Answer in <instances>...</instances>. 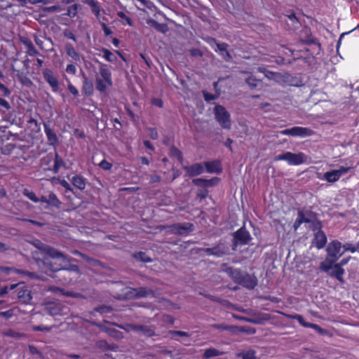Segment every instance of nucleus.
Wrapping results in <instances>:
<instances>
[{
    "instance_id": "40",
    "label": "nucleus",
    "mask_w": 359,
    "mask_h": 359,
    "mask_svg": "<svg viewBox=\"0 0 359 359\" xmlns=\"http://www.w3.org/2000/svg\"><path fill=\"white\" fill-rule=\"evenodd\" d=\"M222 355V352L219 351V350L215 348H210L206 350H205L203 353V358L205 359H208L212 357H216Z\"/></svg>"
},
{
    "instance_id": "52",
    "label": "nucleus",
    "mask_w": 359,
    "mask_h": 359,
    "mask_svg": "<svg viewBox=\"0 0 359 359\" xmlns=\"http://www.w3.org/2000/svg\"><path fill=\"white\" fill-rule=\"evenodd\" d=\"M67 89L69 93L75 97L78 96L79 94L78 89L72 83L69 79H67Z\"/></svg>"
},
{
    "instance_id": "32",
    "label": "nucleus",
    "mask_w": 359,
    "mask_h": 359,
    "mask_svg": "<svg viewBox=\"0 0 359 359\" xmlns=\"http://www.w3.org/2000/svg\"><path fill=\"white\" fill-rule=\"evenodd\" d=\"M228 272L230 274V276L233 280V281L236 283H238L245 274L241 269H233L230 267L228 269Z\"/></svg>"
},
{
    "instance_id": "38",
    "label": "nucleus",
    "mask_w": 359,
    "mask_h": 359,
    "mask_svg": "<svg viewBox=\"0 0 359 359\" xmlns=\"http://www.w3.org/2000/svg\"><path fill=\"white\" fill-rule=\"evenodd\" d=\"M117 16L121 18V25L126 26L128 25L130 27L133 26V20L126 15V13L123 11H118L116 13Z\"/></svg>"
},
{
    "instance_id": "23",
    "label": "nucleus",
    "mask_w": 359,
    "mask_h": 359,
    "mask_svg": "<svg viewBox=\"0 0 359 359\" xmlns=\"http://www.w3.org/2000/svg\"><path fill=\"white\" fill-rule=\"evenodd\" d=\"M338 259H335L333 257H328L325 258V259L320 262L319 266V269L323 272L329 273V271L334 268L335 262Z\"/></svg>"
},
{
    "instance_id": "34",
    "label": "nucleus",
    "mask_w": 359,
    "mask_h": 359,
    "mask_svg": "<svg viewBox=\"0 0 359 359\" xmlns=\"http://www.w3.org/2000/svg\"><path fill=\"white\" fill-rule=\"evenodd\" d=\"M46 264L48 266L50 271L55 273L56 274H58L60 270H61L65 266V264H62V263H57V260H49L46 262Z\"/></svg>"
},
{
    "instance_id": "9",
    "label": "nucleus",
    "mask_w": 359,
    "mask_h": 359,
    "mask_svg": "<svg viewBox=\"0 0 359 359\" xmlns=\"http://www.w3.org/2000/svg\"><path fill=\"white\" fill-rule=\"evenodd\" d=\"M280 313L288 319L297 320L299 322V323L304 327L313 329L320 335H325L327 334V331L326 330L322 328L318 325L306 322L303 316L300 314H287L285 313Z\"/></svg>"
},
{
    "instance_id": "48",
    "label": "nucleus",
    "mask_w": 359,
    "mask_h": 359,
    "mask_svg": "<svg viewBox=\"0 0 359 359\" xmlns=\"http://www.w3.org/2000/svg\"><path fill=\"white\" fill-rule=\"evenodd\" d=\"M15 149V145L12 143L6 144L3 146L1 149V152L4 155H9Z\"/></svg>"
},
{
    "instance_id": "41",
    "label": "nucleus",
    "mask_w": 359,
    "mask_h": 359,
    "mask_svg": "<svg viewBox=\"0 0 359 359\" xmlns=\"http://www.w3.org/2000/svg\"><path fill=\"white\" fill-rule=\"evenodd\" d=\"M101 51L103 53L102 57L107 61L110 62H116L117 61L116 56L111 52L107 48H102Z\"/></svg>"
},
{
    "instance_id": "60",
    "label": "nucleus",
    "mask_w": 359,
    "mask_h": 359,
    "mask_svg": "<svg viewBox=\"0 0 359 359\" xmlns=\"http://www.w3.org/2000/svg\"><path fill=\"white\" fill-rule=\"evenodd\" d=\"M168 333L172 335H177V336H180V337H189V334L188 332H186L184 331H180V330H170L168 332Z\"/></svg>"
},
{
    "instance_id": "18",
    "label": "nucleus",
    "mask_w": 359,
    "mask_h": 359,
    "mask_svg": "<svg viewBox=\"0 0 359 359\" xmlns=\"http://www.w3.org/2000/svg\"><path fill=\"white\" fill-rule=\"evenodd\" d=\"M17 296L19 301L25 304H29L32 299L30 290L27 289L25 285L19 288Z\"/></svg>"
},
{
    "instance_id": "53",
    "label": "nucleus",
    "mask_w": 359,
    "mask_h": 359,
    "mask_svg": "<svg viewBox=\"0 0 359 359\" xmlns=\"http://www.w3.org/2000/svg\"><path fill=\"white\" fill-rule=\"evenodd\" d=\"M245 81L251 87V88H254L257 86L258 83L260 81L251 76L246 79Z\"/></svg>"
},
{
    "instance_id": "15",
    "label": "nucleus",
    "mask_w": 359,
    "mask_h": 359,
    "mask_svg": "<svg viewBox=\"0 0 359 359\" xmlns=\"http://www.w3.org/2000/svg\"><path fill=\"white\" fill-rule=\"evenodd\" d=\"M238 284L249 290H252L257 285V280L255 276H252L248 273H245Z\"/></svg>"
},
{
    "instance_id": "29",
    "label": "nucleus",
    "mask_w": 359,
    "mask_h": 359,
    "mask_svg": "<svg viewBox=\"0 0 359 359\" xmlns=\"http://www.w3.org/2000/svg\"><path fill=\"white\" fill-rule=\"evenodd\" d=\"M65 52L69 57H72L76 62L80 61V55L75 50L74 47L72 43H66L65 46Z\"/></svg>"
},
{
    "instance_id": "42",
    "label": "nucleus",
    "mask_w": 359,
    "mask_h": 359,
    "mask_svg": "<svg viewBox=\"0 0 359 359\" xmlns=\"http://www.w3.org/2000/svg\"><path fill=\"white\" fill-rule=\"evenodd\" d=\"M342 248H344V253L345 252H350L351 253H354L357 251H359V242L355 244L346 243L344 245H342Z\"/></svg>"
},
{
    "instance_id": "45",
    "label": "nucleus",
    "mask_w": 359,
    "mask_h": 359,
    "mask_svg": "<svg viewBox=\"0 0 359 359\" xmlns=\"http://www.w3.org/2000/svg\"><path fill=\"white\" fill-rule=\"evenodd\" d=\"M23 195L27 197L30 201L34 203L39 202V198L36 196L35 193L32 191H29L27 189L23 190Z\"/></svg>"
},
{
    "instance_id": "19",
    "label": "nucleus",
    "mask_w": 359,
    "mask_h": 359,
    "mask_svg": "<svg viewBox=\"0 0 359 359\" xmlns=\"http://www.w3.org/2000/svg\"><path fill=\"white\" fill-rule=\"evenodd\" d=\"M62 168H66V163L58 153L55 151L53 155V164L51 168V172L53 174H57Z\"/></svg>"
},
{
    "instance_id": "47",
    "label": "nucleus",
    "mask_w": 359,
    "mask_h": 359,
    "mask_svg": "<svg viewBox=\"0 0 359 359\" xmlns=\"http://www.w3.org/2000/svg\"><path fill=\"white\" fill-rule=\"evenodd\" d=\"M58 183L65 189H67V192H71L72 194H75L74 188L71 184L64 179H57Z\"/></svg>"
},
{
    "instance_id": "5",
    "label": "nucleus",
    "mask_w": 359,
    "mask_h": 359,
    "mask_svg": "<svg viewBox=\"0 0 359 359\" xmlns=\"http://www.w3.org/2000/svg\"><path fill=\"white\" fill-rule=\"evenodd\" d=\"M306 156L303 152L294 154L290 151H286L283 154L275 156V161H285L289 165H299L304 163Z\"/></svg>"
},
{
    "instance_id": "58",
    "label": "nucleus",
    "mask_w": 359,
    "mask_h": 359,
    "mask_svg": "<svg viewBox=\"0 0 359 359\" xmlns=\"http://www.w3.org/2000/svg\"><path fill=\"white\" fill-rule=\"evenodd\" d=\"M212 327L217 330H228V331H231L232 328H233V327H231V326L224 325V324H214L212 325Z\"/></svg>"
},
{
    "instance_id": "63",
    "label": "nucleus",
    "mask_w": 359,
    "mask_h": 359,
    "mask_svg": "<svg viewBox=\"0 0 359 359\" xmlns=\"http://www.w3.org/2000/svg\"><path fill=\"white\" fill-rule=\"evenodd\" d=\"M101 26L104 32V34L106 36H109L112 34L111 29L104 22H102L101 24Z\"/></svg>"
},
{
    "instance_id": "1",
    "label": "nucleus",
    "mask_w": 359,
    "mask_h": 359,
    "mask_svg": "<svg viewBox=\"0 0 359 359\" xmlns=\"http://www.w3.org/2000/svg\"><path fill=\"white\" fill-rule=\"evenodd\" d=\"M99 74L101 78H96L95 88L100 93H103L108 88L113 86L111 72L107 65L100 63Z\"/></svg>"
},
{
    "instance_id": "17",
    "label": "nucleus",
    "mask_w": 359,
    "mask_h": 359,
    "mask_svg": "<svg viewBox=\"0 0 359 359\" xmlns=\"http://www.w3.org/2000/svg\"><path fill=\"white\" fill-rule=\"evenodd\" d=\"M132 294L133 297L136 299L147 297L149 296L154 297V292L152 289L148 288L147 287H140L137 288H133Z\"/></svg>"
},
{
    "instance_id": "59",
    "label": "nucleus",
    "mask_w": 359,
    "mask_h": 359,
    "mask_svg": "<svg viewBox=\"0 0 359 359\" xmlns=\"http://www.w3.org/2000/svg\"><path fill=\"white\" fill-rule=\"evenodd\" d=\"M65 70H66L67 73L72 74V75H75L76 73V67L72 63L68 64L67 65Z\"/></svg>"
},
{
    "instance_id": "64",
    "label": "nucleus",
    "mask_w": 359,
    "mask_h": 359,
    "mask_svg": "<svg viewBox=\"0 0 359 359\" xmlns=\"http://www.w3.org/2000/svg\"><path fill=\"white\" fill-rule=\"evenodd\" d=\"M351 168L349 167H344V166H340L339 169L335 170L337 172L339 177H341L342 175L348 172V171L350 170Z\"/></svg>"
},
{
    "instance_id": "12",
    "label": "nucleus",
    "mask_w": 359,
    "mask_h": 359,
    "mask_svg": "<svg viewBox=\"0 0 359 359\" xmlns=\"http://www.w3.org/2000/svg\"><path fill=\"white\" fill-rule=\"evenodd\" d=\"M170 231L176 235H187L194 230V224L191 223H177L168 226Z\"/></svg>"
},
{
    "instance_id": "25",
    "label": "nucleus",
    "mask_w": 359,
    "mask_h": 359,
    "mask_svg": "<svg viewBox=\"0 0 359 359\" xmlns=\"http://www.w3.org/2000/svg\"><path fill=\"white\" fill-rule=\"evenodd\" d=\"M133 329L135 331H141L142 334L147 337H151L156 335L154 330L148 325H135L133 326Z\"/></svg>"
},
{
    "instance_id": "6",
    "label": "nucleus",
    "mask_w": 359,
    "mask_h": 359,
    "mask_svg": "<svg viewBox=\"0 0 359 359\" xmlns=\"http://www.w3.org/2000/svg\"><path fill=\"white\" fill-rule=\"evenodd\" d=\"M311 229L313 231H316L314 233L312 245L318 250L323 249L327 243V238L325 232L322 230L321 222H314L313 226H311Z\"/></svg>"
},
{
    "instance_id": "20",
    "label": "nucleus",
    "mask_w": 359,
    "mask_h": 359,
    "mask_svg": "<svg viewBox=\"0 0 359 359\" xmlns=\"http://www.w3.org/2000/svg\"><path fill=\"white\" fill-rule=\"evenodd\" d=\"M331 270L328 273L329 276L336 278L341 284H344L345 283L344 279V275L345 274L344 269L335 264L334 268Z\"/></svg>"
},
{
    "instance_id": "54",
    "label": "nucleus",
    "mask_w": 359,
    "mask_h": 359,
    "mask_svg": "<svg viewBox=\"0 0 359 359\" xmlns=\"http://www.w3.org/2000/svg\"><path fill=\"white\" fill-rule=\"evenodd\" d=\"M0 92L4 97H9L11 94V90L8 89L4 84L0 81Z\"/></svg>"
},
{
    "instance_id": "49",
    "label": "nucleus",
    "mask_w": 359,
    "mask_h": 359,
    "mask_svg": "<svg viewBox=\"0 0 359 359\" xmlns=\"http://www.w3.org/2000/svg\"><path fill=\"white\" fill-rule=\"evenodd\" d=\"M305 218L309 220V223L311 224V226H313V223L319 222L316 219V214L312 211L308 210L304 212Z\"/></svg>"
},
{
    "instance_id": "24",
    "label": "nucleus",
    "mask_w": 359,
    "mask_h": 359,
    "mask_svg": "<svg viewBox=\"0 0 359 359\" xmlns=\"http://www.w3.org/2000/svg\"><path fill=\"white\" fill-rule=\"evenodd\" d=\"M85 4L90 7L92 13L99 19L101 12H104L100 4L96 0H86Z\"/></svg>"
},
{
    "instance_id": "51",
    "label": "nucleus",
    "mask_w": 359,
    "mask_h": 359,
    "mask_svg": "<svg viewBox=\"0 0 359 359\" xmlns=\"http://www.w3.org/2000/svg\"><path fill=\"white\" fill-rule=\"evenodd\" d=\"M67 89L69 93L75 97L78 96L79 94L78 89L72 83L69 79H67Z\"/></svg>"
},
{
    "instance_id": "46",
    "label": "nucleus",
    "mask_w": 359,
    "mask_h": 359,
    "mask_svg": "<svg viewBox=\"0 0 359 359\" xmlns=\"http://www.w3.org/2000/svg\"><path fill=\"white\" fill-rule=\"evenodd\" d=\"M6 269L8 271H14L18 274L25 275L31 278H36V276L34 272H30V271L22 270V269H13V268H7Z\"/></svg>"
},
{
    "instance_id": "30",
    "label": "nucleus",
    "mask_w": 359,
    "mask_h": 359,
    "mask_svg": "<svg viewBox=\"0 0 359 359\" xmlns=\"http://www.w3.org/2000/svg\"><path fill=\"white\" fill-rule=\"evenodd\" d=\"M147 23L161 33L165 34L168 31V25L165 23H159L155 20L152 19L149 20Z\"/></svg>"
},
{
    "instance_id": "14",
    "label": "nucleus",
    "mask_w": 359,
    "mask_h": 359,
    "mask_svg": "<svg viewBox=\"0 0 359 359\" xmlns=\"http://www.w3.org/2000/svg\"><path fill=\"white\" fill-rule=\"evenodd\" d=\"M183 169L190 177L199 175L204 171L203 165L200 163H196L191 165H184Z\"/></svg>"
},
{
    "instance_id": "44",
    "label": "nucleus",
    "mask_w": 359,
    "mask_h": 359,
    "mask_svg": "<svg viewBox=\"0 0 359 359\" xmlns=\"http://www.w3.org/2000/svg\"><path fill=\"white\" fill-rule=\"evenodd\" d=\"M11 109V106L10 103L4 98L0 97V114L3 115Z\"/></svg>"
},
{
    "instance_id": "13",
    "label": "nucleus",
    "mask_w": 359,
    "mask_h": 359,
    "mask_svg": "<svg viewBox=\"0 0 359 359\" xmlns=\"http://www.w3.org/2000/svg\"><path fill=\"white\" fill-rule=\"evenodd\" d=\"M207 41L210 44L211 42H212L216 45L217 50L219 51V55L226 62H229L232 60V56L229 51L227 50L229 46L227 43L224 42H217V40L214 38H209Z\"/></svg>"
},
{
    "instance_id": "27",
    "label": "nucleus",
    "mask_w": 359,
    "mask_h": 359,
    "mask_svg": "<svg viewBox=\"0 0 359 359\" xmlns=\"http://www.w3.org/2000/svg\"><path fill=\"white\" fill-rule=\"evenodd\" d=\"M47 254L52 258L51 260L58 259V261H60L62 263L66 262L67 257L61 252L53 248H50L47 250Z\"/></svg>"
},
{
    "instance_id": "26",
    "label": "nucleus",
    "mask_w": 359,
    "mask_h": 359,
    "mask_svg": "<svg viewBox=\"0 0 359 359\" xmlns=\"http://www.w3.org/2000/svg\"><path fill=\"white\" fill-rule=\"evenodd\" d=\"M208 255H214L216 257H222L225 254V250L221 248L219 244L212 247L207 248L202 250Z\"/></svg>"
},
{
    "instance_id": "57",
    "label": "nucleus",
    "mask_w": 359,
    "mask_h": 359,
    "mask_svg": "<svg viewBox=\"0 0 359 359\" xmlns=\"http://www.w3.org/2000/svg\"><path fill=\"white\" fill-rule=\"evenodd\" d=\"M147 130L149 132V137L151 139L155 140L158 138V133L156 128H148Z\"/></svg>"
},
{
    "instance_id": "4",
    "label": "nucleus",
    "mask_w": 359,
    "mask_h": 359,
    "mask_svg": "<svg viewBox=\"0 0 359 359\" xmlns=\"http://www.w3.org/2000/svg\"><path fill=\"white\" fill-rule=\"evenodd\" d=\"M214 114L215 120L222 128L227 130L231 128V116L224 107L220 104L215 105Z\"/></svg>"
},
{
    "instance_id": "16",
    "label": "nucleus",
    "mask_w": 359,
    "mask_h": 359,
    "mask_svg": "<svg viewBox=\"0 0 359 359\" xmlns=\"http://www.w3.org/2000/svg\"><path fill=\"white\" fill-rule=\"evenodd\" d=\"M43 128L48 144L53 147L57 146L59 144V140L54 130L52 129L47 123L43 124Z\"/></svg>"
},
{
    "instance_id": "55",
    "label": "nucleus",
    "mask_w": 359,
    "mask_h": 359,
    "mask_svg": "<svg viewBox=\"0 0 359 359\" xmlns=\"http://www.w3.org/2000/svg\"><path fill=\"white\" fill-rule=\"evenodd\" d=\"M203 95L204 100L206 102H210V101L215 100L217 99V97H218V95H213V94L210 93L206 91H203Z\"/></svg>"
},
{
    "instance_id": "43",
    "label": "nucleus",
    "mask_w": 359,
    "mask_h": 359,
    "mask_svg": "<svg viewBox=\"0 0 359 359\" xmlns=\"http://www.w3.org/2000/svg\"><path fill=\"white\" fill-rule=\"evenodd\" d=\"M237 357H241L242 359H256V351L249 349L243 353H238Z\"/></svg>"
},
{
    "instance_id": "39",
    "label": "nucleus",
    "mask_w": 359,
    "mask_h": 359,
    "mask_svg": "<svg viewBox=\"0 0 359 359\" xmlns=\"http://www.w3.org/2000/svg\"><path fill=\"white\" fill-rule=\"evenodd\" d=\"M133 257L137 260L141 261L144 263H149L152 262L151 258L142 251L135 252Z\"/></svg>"
},
{
    "instance_id": "11",
    "label": "nucleus",
    "mask_w": 359,
    "mask_h": 359,
    "mask_svg": "<svg viewBox=\"0 0 359 359\" xmlns=\"http://www.w3.org/2000/svg\"><path fill=\"white\" fill-rule=\"evenodd\" d=\"M342 244L338 240L332 241L327 245L326 251L328 257L339 259L344 252H341Z\"/></svg>"
},
{
    "instance_id": "10",
    "label": "nucleus",
    "mask_w": 359,
    "mask_h": 359,
    "mask_svg": "<svg viewBox=\"0 0 359 359\" xmlns=\"http://www.w3.org/2000/svg\"><path fill=\"white\" fill-rule=\"evenodd\" d=\"M43 77L46 82L50 86L53 93H57L59 90V81L57 77L50 69L43 70Z\"/></svg>"
},
{
    "instance_id": "31",
    "label": "nucleus",
    "mask_w": 359,
    "mask_h": 359,
    "mask_svg": "<svg viewBox=\"0 0 359 359\" xmlns=\"http://www.w3.org/2000/svg\"><path fill=\"white\" fill-rule=\"evenodd\" d=\"M340 179L338 172L335 170H332L324 173L323 180L328 182L333 183L337 182Z\"/></svg>"
},
{
    "instance_id": "50",
    "label": "nucleus",
    "mask_w": 359,
    "mask_h": 359,
    "mask_svg": "<svg viewBox=\"0 0 359 359\" xmlns=\"http://www.w3.org/2000/svg\"><path fill=\"white\" fill-rule=\"evenodd\" d=\"M78 11V5L73 4L68 7L66 15L69 16L70 18H74L76 15Z\"/></svg>"
},
{
    "instance_id": "2",
    "label": "nucleus",
    "mask_w": 359,
    "mask_h": 359,
    "mask_svg": "<svg viewBox=\"0 0 359 359\" xmlns=\"http://www.w3.org/2000/svg\"><path fill=\"white\" fill-rule=\"evenodd\" d=\"M65 266L60 270L58 274L54 276L57 278L62 284H70L75 281L76 276L80 273L79 267L76 264H72L67 266V263H64Z\"/></svg>"
},
{
    "instance_id": "33",
    "label": "nucleus",
    "mask_w": 359,
    "mask_h": 359,
    "mask_svg": "<svg viewBox=\"0 0 359 359\" xmlns=\"http://www.w3.org/2000/svg\"><path fill=\"white\" fill-rule=\"evenodd\" d=\"M82 91L87 96L92 95L93 93V84L86 77L84 78L83 82Z\"/></svg>"
},
{
    "instance_id": "56",
    "label": "nucleus",
    "mask_w": 359,
    "mask_h": 359,
    "mask_svg": "<svg viewBox=\"0 0 359 359\" xmlns=\"http://www.w3.org/2000/svg\"><path fill=\"white\" fill-rule=\"evenodd\" d=\"M99 166L104 170H109L112 168V164L107 160L103 159L99 163Z\"/></svg>"
},
{
    "instance_id": "7",
    "label": "nucleus",
    "mask_w": 359,
    "mask_h": 359,
    "mask_svg": "<svg viewBox=\"0 0 359 359\" xmlns=\"http://www.w3.org/2000/svg\"><path fill=\"white\" fill-rule=\"evenodd\" d=\"M278 134L283 135H289L292 137H307L312 136L314 131L306 127L294 126L291 128H287L278 132Z\"/></svg>"
},
{
    "instance_id": "28",
    "label": "nucleus",
    "mask_w": 359,
    "mask_h": 359,
    "mask_svg": "<svg viewBox=\"0 0 359 359\" xmlns=\"http://www.w3.org/2000/svg\"><path fill=\"white\" fill-rule=\"evenodd\" d=\"M53 163V154H48L41 159V166L46 171H50Z\"/></svg>"
},
{
    "instance_id": "8",
    "label": "nucleus",
    "mask_w": 359,
    "mask_h": 359,
    "mask_svg": "<svg viewBox=\"0 0 359 359\" xmlns=\"http://www.w3.org/2000/svg\"><path fill=\"white\" fill-rule=\"evenodd\" d=\"M252 237L250 232L243 226L236 230L233 234V248L238 245H245L249 243Z\"/></svg>"
},
{
    "instance_id": "3",
    "label": "nucleus",
    "mask_w": 359,
    "mask_h": 359,
    "mask_svg": "<svg viewBox=\"0 0 359 359\" xmlns=\"http://www.w3.org/2000/svg\"><path fill=\"white\" fill-rule=\"evenodd\" d=\"M219 181L217 177H214L210 180L203 178H196L192 180V183L198 187L196 191V196L200 200L205 199L208 196V187H212L216 185Z\"/></svg>"
},
{
    "instance_id": "21",
    "label": "nucleus",
    "mask_w": 359,
    "mask_h": 359,
    "mask_svg": "<svg viewBox=\"0 0 359 359\" xmlns=\"http://www.w3.org/2000/svg\"><path fill=\"white\" fill-rule=\"evenodd\" d=\"M74 188L83 191L86 189L87 180L81 175H75L70 180Z\"/></svg>"
},
{
    "instance_id": "37",
    "label": "nucleus",
    "mask_w": 359,
    "mask_h": 359,
    "mask_svg": "<svg viewBox=\"0 0 359 359\" xmlns=\"http://www.w3.org/2000/svg\"><path fill=\"white\" fill-rule=\"evenodd\" d=\"M169 156L171 158H176L177 161L181 163L183 161V155L182 151L175 146H172L170 148Z\"/></svg>"
},
{
    "instance_id": "22",
    "label": "nucleus",
    "mask_w": 359,
    "mask_h": 359,
    "mask_svg": "<svg viewBox=\"0 0 359 359\" xmlns=\"http://www.w3.org/2000/svg\"><path fill=\"white\" fill-rule=\"evenodd\" d=\"M206 171L209 173H220L222 171V165L219 161H206L204 163Z\"/></svg>"
},
{
    "instance_id": "62",
    "label": "nucleus",
    "mask_w": 359,
    "mask_h": 359,
    "mask_svg": "<svg viewBox=\"0 0 359 359\" xmlns=\"http://www.w3.org/2000/svg\"><path fill=\"white\" fill-rule=\"evenodd\" d=\"M259 72L264 73L266 76L268 77L269 79H272L273 76L276 74V73L274 72L266 71L264 67H259Z\"/></svg>"
},
{
    "instance_id": "35",
    "label": "nucleus",
    "mask_w": 359,
    "mask_h": 359,
    "mask_svg": "<svg viewBox=\"0 0 359 359\" xmlns=\"http://www.w3.org/2000/svg\"><path fill=\"white\" fill-rule=\"evenodd\" d=\"M48 205L52 207L60 208L61 205V201L59 200L56 194L53 192H50L48 196Z\"/></svg>"
},
{
    "instance_id": "61",
    "label": "nucleus",
    "mask_w": 359,
    "mask_h": 359,
    "mask_svg": "<svg viewBox=\"0 0 359 359\" xmlns=\"http://www.w3.org/2000/svg\"><path fill=\"white\" fill-rule=\"evenodd\" d=\"M51 328L49 327L43 326V325H36L33 327L34 331H40V332H49Z\"/></svg>"
},
{
    "instance_id": "36",
    "label": "nucleus",
    "mask_w": 359,
    "mask_h": 359,
    "mask_svg": "<svg viewBox=\"0 0 359 359\" xmlns=\"http://www.w3.org/2000/svg\"><path fill=\"white\" fill-rule=\"evenodd\" d=\"M24 44L26 47V53L29 56H36L39 54L38 50L34 47L32 42L29 40H27L24 41Z\"/></svg>"
}]
</instances>
